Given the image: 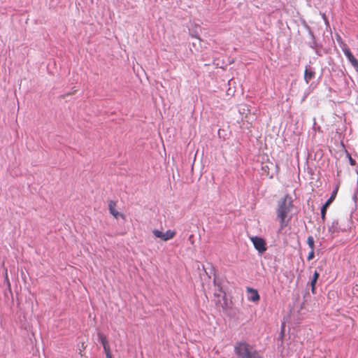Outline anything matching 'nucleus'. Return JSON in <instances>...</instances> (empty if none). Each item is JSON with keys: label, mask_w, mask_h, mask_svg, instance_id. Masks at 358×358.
Wrapping results in <instances>:
<instances>
[{"label": "nucleus", "mask_w": 358, "mask_h": 358, "mask_svg": "<svg viewBox=\"0 0 358 358\" xmlns=\"http://www.w3.org/2000/svg\"><path fill=\"white\" fill-rule=\"evenodd\" d=\"M293 208L292 199L290 196L286 194L278 203L277 217L280 220V228L285 227L292 217L289 215Z\"/></svg>", "instance_id": "f257e3e1"}, {"label": "nucleus", "mask_w": 358, "mask_h": 358, "mask_svg": "<svg viewBox=\"0 0 358 358\" xmlns=\"http://www.w3.org/2000/svg\"><path fill=\"white\" fill-rule=\"evenodd\" d=\"M234 352L238 358H262L255 348L245 342L237 343Z\"/></svg>", "instance_id": "f03ea898"}, {"label": "nucleus", "mask_w": 358, "mask_h": 358, "mask_svg": "<svg viewBox=\"0 0 358 358\" xmlns=\"http://www.w3.org/2000/svg\"><path fill=\"white\" fill-rule=\"evenodd\" d=\"M152 234L155 238H159L163 241H168L175 237L176 231L169 229L166 232H162L159 229H153Z\"/></svg>", "instance_id": "7ed1b4c3"}, {"label": "nucleus", "mask_w": 358, "mask_h": 358, "mask_svg": "<svg viewBox=\"0 0 358 358\" xmlns=\"http://www.w3.org/2000/svg\"><path fill=\"white\" fill-rule=\"evenodd\" d=\"M250 241L252 243L255 248L260 254H263L266 250V243L264 238L258 236H252L250 238Z\"/></svg>", "instance_id": "20e7f679"}, {"label": "nucleus", "mask_w": 358, "mask_h": 358, "mask_svg": "<svg viewBox=\"0 0 358 358\" xmlns=\"http://www.w3.org/2000/svg\"><path fill=\"white\" fill-rule=\"evenodd\" d=\"M99 341L103 345L104 352L106 353V358H113L110 345L108 343V341L105 335H103L102 333H98L97 334Z\"/></svg>", "instance_id": "39448f33"}, {"label": "nucleus", "mask_w": 358, "mask_h": 358, "mask_svg": "<svg viewBox=\"0 0 358 358\" xmlns=\"http://www.w3.org/2000/svg\"><path fill=\"white\" fill-rule=\"evenodd\" d=\"M343 51L352 66L356 69L357 71H358V60L355 57L346 45H345L343 48Z\"/></svg>", "instance_id": "423d86ee"}, {"label": "nucleus", "mask_w": 358, "mask_h": 358, "mask_svg": "<svg viewBox=\"0 0 358 358\" xmlns=\"http://www.w3.org/2000/svg\"><path fill=\"white\" fill-rule=\"evenodd\" d=\"M117 203L113 200L108 201V210L110 213L115 218L118 219L121 217L123 220H125L126 217L124 214L119 213L117 209Z\"/></svg>", "instance_id": "0eeeda50"}, {"label": "nucleus", "mask_w": 358, "mask_h": 358, "mask_svg": "<svg viewBox=\"0 0 358 358\" xmlns=\"http://www.w3.org/2000/svg\"><path fill=\"white\" fill-rule=\"evenodd\" d=\"M246 291L248 292V300L254 303H258L260 300V296L257 289L247 287Z\"/></svg>", "instance_id": "6e6552de"}, {"label": "nucleus", "mask_w": 358, "mask_h": 358, "mask_svg": "<svg viewBox=\"0 0 358 358\" xmlns=\"http://www.w3.org/2000/svg\"><path fill=\"white\" fill-rule=\"evenodd\" d=\"M315 72L310 68H306L304 71V80L307 84L315 77Z\"/></svg>", "instance_id": "1a4fd4ad"}, {"label": "nucleus", "mask_w": 358, "mask_h": 358, "mask_svg": "<svg viewBox=\"0 0 358 358\" xmlns=\"http://www.w3.org/2000/svg\"><path fill=\"white\" fill-rule=\"evenodd\" d=\"M319 273L315 271L313 273V278L310 281V286H311V291H312V293H315V285H316V282L317 281V279L319 278Z\"/></svg>", "instance_id": "9d476101"}, {"label": "nucleus", "mask_w": 358, "mask_h": 358, "mask_svg": "<svg viewBox=\"0 0 358 358\" xmlns=\"http://www.w3.org/2000/svg\"><path fill=\"white\" fill-rule=\"evenodd\" d=\"M339 231V226L338 221H334L331 225L329 227V232L331 234Z\"/></svg>", "instance_id": "9b49d317"}, {"label": "nucleus", "mask_w": 358, "mask_h": 358, "mask_svg": "<svg viewBox=\"0 0 358 358\" xmlns=\"http://www.w3.org/2000/svg\"><path fill=\"white\" fill-rule=\"evenodd\" d=\"M338 191V186H336L335 189L333 191L331 196L329 197V199H327V201L325 202L327 203V204H329V206L331 205V203L334 201V199H336V196L337 195V192Z\"/></svg>", "instance_id": "f8f14e48"}, {"label": "nucleus", "mask_w": 358, "mask_h": 358, "mask_svg": "<svg viewBox=\"0 0 358 358\" xmlns=\"http://www.w3.org/2000/svg\"><path fill=\"white\" fill-rule=\"evenodd\" d=\"M329 206V205L325 203L321 208V218L323 221L326 219L327 210Z\"/></svg>", "instance_id": "ddd939ff"}, {"label": "nucleus", "mask_w": 358, "mask_h": 358, "mask_svg": "<svg viewBox=\"0 0 358 358\" xmlns=\"http://www.w3.org/2000/svg\"><path fill=\"white\" fill-rule=\"evenodd\" d=\"M307 244L310 248V250H314L315 242L313 236H310L307 238Z\"/></svg>", "instance_id": "4468645a"}, {"label": "nucleus", "mask_w": 358, "mask_h": 358, "mask_svg": "<svg viewBox=\"0 0 358 358\" xmlns=\"http://www.w3.org/2000/svg\"><path fill=\"white\" fill-rule=\"evenodd\" d=\"M262 169L264 172L266 176H269V168L267 165H263L262 166Z\"/></svg>", "instance_id": "2eb2a0df"}, {"label": "nucleus", "mask_w": 358, "mask_h": 358, "mask_svg": "<svg viewBox=\"0 0 358 358\" xmlns=\"http://www.w3.org/2000/svg\"><path fill=\"white\" fill-rule=\"evenodd\" d=\"M314 257H315L314 250H310V251L308 255V257H307L308 260L310 261V260L313 259L314 258Z\"/></svg>", "instance_id": "dca6fc26"}, {"label": "nucleus", "mask_w": 358, "mask_h": 358, "mask_svg": "<svg viewBox=\"0 0 358 358\" xmlns=\"http://www.w3.org/2000/svg\"><path fill=\"white\" fill-rule=\"evenodd\" d=\"M349 161H350V163L352 166H354L355 165V160L353 159L350 155H349Z\"/></svg>", "instance_id": "f3484780"}]
</instances>
